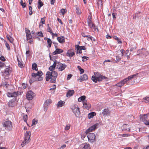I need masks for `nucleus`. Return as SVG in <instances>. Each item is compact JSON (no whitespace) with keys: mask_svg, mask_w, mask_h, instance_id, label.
<instances>
[{"mask_svg":"<svg viewBox=\"0 0 149 149\" xmlns=\"http://www.w3.org/2000/svg\"><path fill=\"white\" fill-rule=\"evenodd\" d=\"M56 66H50L49 69L50 71H47L46 74L45 79L47 81H49L51 83H55L56 79L58 76L57 73L54 71L56 68Z\"/></svg>","mask_w":149,"mask_h":149,"instance_id":"f257e3e1","label":"nucleus"},{"mask_svg":"<svg viewBox=\"0 0 149 149\" xmlns=\"http://www.w3.org/2000/svg\"><path fill=\"white\" fill-rule=\"evenodd\" d=\"M11 70L10 66H0V70L3 73L2 75L6 79L8 78Z\"/></svg>","mask_w":149,"mask_h":149,"instance_id":"f03ea898","label":"nucleus"},{"mask_svg":"<svg viewBox=\"0 0 149 149\" xmlns=\"http://www.w3.org/2000/svg\"><path fill=\"white\" fill-rule=\"evenodd\" d=\"M31 132L28 131H26L24 134V140L21 143V146L23 147L27 144L30 141Z\"/></svg>","mask_w":149,"mask_h":149,"instance_id":"7ed1b4c3","label":"nucleus"},{"mask_svg":"<svg viewBox=\"0 0 149 149\" xmlns=\"http://www.w3.org/2000/svg\"><path fill=\"white\" fill-rule=\"evenodd\" d=\"M71 108L76 117H78L80 114V109L77 104L71 106Z\"/></svg>","mask_w":149,"mask_h":149,"instance_id":"20e7f679","label":"nucleus"},{"mask_svg":"<svg viewBox=\"0 0 149 149\" xmlns=\"http://www.w3.org/2000/svg\"><path fill=\"white\" fill-rule=\"evenodd\" d=\"M91 19V16L90 15H88L87 21L88 26L90 28L94 29L95 31H96V30H97V31H98V29L97 27L94 24L92 23Z\"/></svg>","mask_w":149,"mask_h":149,"instance_id":"39448f33","label":"nucleus"},{"mask_svg":"<svg viewBox=\"0 0 149 149\" xmlns=\"http://www.w3.org/2000/svg\"><path fill=\"white\" fill-rule=\"evenodd\" d=\"M3 127L7 130H10L13 128L12 123L9 120L5 121L3 123Z\"/></svg>","mask_w":149,"mask_h":149,"instance_id":"423d86ee","label":"nucleus"},{"mask_svg":"<svg viewBox=\"0 0 149 149\" xmlns=\"http://www.w3.org/2000/svg\"><path fill=\"white\" fill-rule=\"evenodd\" d=\"M50 53H49V57L51 60H52L54 62V63L52 65H61L62 64L60 62L58 61L55 59L57 58H58V56H53L52 57H51V55H50ZM62 65H65L62 64Z\"/></svg>","mask_w":149,"mask_h":149,"instance_id":"0eeeda50","label":"nucleus"},{"mask_svg":"<svg viewBox=\"0 0 149 149\" xmlns=\"http://www.w3.org/2000/svg\"><path fill=\"white\" fill-rule=\"evenodd\" d=\"M137 55H140L141 56H142L143 57H145L146 56L147 54V52L146 51V49L144 48H142L141 49H139L137 51Z\"/></svg>","mask_w":149,"mask_h":149,"instance_id":"6e6552de","label":"nucleus"},{"mask_svg":"<svg viewBox=\"0 0 149 149\" xmlns=\"http://www.w3.org/2000/svg\"><path fill=\"white\" fill-rule=\"evenodd\" d=\"M87 137L89 142H93L95 141V136L94 133H89Z\"/></svg>","mask_w":149,"mask_h":149,"instance_id":"1a4fd4ad","label":"nucleus"},{"mask_svg":"<svg viewBox=\"0 0 149 149\" xmlns=\"http://www.w3.org/2000/svg\"><path fill=\"white\" fill-rule=\"evenodd\" d=\"M35 95L34 93L31 91H28L26 94L27 99L29 100H32Z\"/></svg>","mask_w":149,"mask_h":149,"instance_id":"9d476101","label":"nucleus"},{"mask_svg":"<svg viewBox=\"0 0 149 149\" xmlns=\"http://www.w3.org/2000/svg\"><path fill=\"white\" fill-rule=\"evenodd\" d=\"M97 125L98 124H96L90 127L86 131V134H87L89 132L94 131L96 128Z\"/></svg>","mask_w":149,"mask_h":149,"instance_id":"9b49d317","label":"nucleus"},{"mask_svg":"<svg viewBox=\"0 0 149 149\" xmlns=\"http://www.w3.org/2000/svg\"><path fill=\"white\" fill-rule=\"evenodd\" d=\"M18 94V93L17 92H13V93L8 92L7 95L8 97H16Z\"/></svg>","mask_w":149,"mask_h":149,"instance_id":"f8f14e48","label":"nucleus"},{"mask_svg":"<svg viewBox=\"0 0 149 149\" xmlns=\"http://www.w3.org/2000/svg\"><path fill=\"white\" fill-rule=\"evenodd\" d=\"M36 74L38 76V78H37L35 81H41L42 80V77H41L42 75V73L41 71H38Z\"/></svg>","mask_w":149,"mask_h":149,"instance_id":"ddd939ff","label":"nucleus"},{"mask_svg":"<svg viewBox=\"0 0 149 149\" xmlns=\"http://www.w3.org/2000/svg\"><path fill=\"white\" fill-rule=\"evenodd\" d=\"M84 107L87 109H90L91 105L89 103H87L86 101H84L83 102Z\"/></svg>","mask_w":149,"mask_h":149,"instance_id":"4468645a","label":"nucleus"},{"mask_svg":"<svg viewBox=\"0 0 149 149\" xmlns=\"http://www.w3.org/2000/svg\"><path fill=\"white\" fill-rule=\"evenodd\" d=\"M74 55V52L73 50H68L66 53V55L70 58L72 57Z\"/></svg>","mask_w":149,"mask_h":149,"instance_id":"2eb2a0df","label":"nucleus"},{"mask_svg":"<svg viewBox=\"0 0 149 149\" xmlns=\"http://www.w3.org/2000/svg\"><path fill=\"white\" fill-rule=\"evenodd\" d=\"M147 116L146 115H144L142 118V120L144 122V123L146 125H149V120H146L147 119Z\"/></svg>","mask_w":149,"mask_h":149,"instance_id":"dca6fc26","label":"nucleus"},{"mask_svg":"<svg viewBox=\"0 0 149 149\" xmlns=\"http://www.w3.org/2000/svg\"><path fill=\"white\" fill-rule=\"evenodd\" d=\"M88 79V76L86 74H84L83 75L81 76L78 79L80 81H86Z\"/></svg>","mask_w":149,"mask_h":149,"instance_id":"f3484780","label":"nucleus"},{"mask_svg":"<svg viewBox=\"0 0 149 149\" xmlns=\"http://www.w3.org/2000/svg\"><path fill=\"white\" fill-rule=\"evenodd\" d=\"M104 116L109 115L110 113V111L108 108L104 109L102 112Z\"/></svg>","mask_w":149,"mask_h":149,"instance_id":"a211bd4d","label":"nucleus"},{"mask_svg":"<svg viewBox=\"0 0 149 149\" xmlns=\"http://www.w3.org/2000/svg\"><path fill=\"white\" fill-rule=\"evenodd\" d=\"M63 52L62 49L58 48L56 49V50L52 53V54L55 55L58 54H60Z\"/></svg>","mask_w":149,"mask_h":149,"instance_id":"6ab92c4d","label":"nucleus"},{"mask_svg":"<svg viewBox=\"0 0 149 149\" xmlns=\"http://www.w3.org/2000/svg\"><path fill=\"white\" fill-rule=\"evenodd\" d=\"M44 39L45 40L47 41V43L48 44L47 47L49 48H50L51 47L52 43L51 40L50 38L47 37H45L44 38Z\"/></svg>","mask_w":149,"mask_h":149,"instance_id":"aec40b11","label":"nucleus"},{"mask_svg":"<svg viewBox=\"0 0 149 149\" xmlns=\"http://www.w3.org/2000/svg\"><path fill=\"white\" fill-rule=\"evenodd\" d=\"M57 40L59 43L61 44L64 43L65 42V38L63 36H61L60 37H58L57 38Z\"/></svg>","mask_w":149,"mask_h":149,"instance_id":"412c9836","label":"nucleus"},{"mask_svg":"<svg viewBox=\"0 0 149 149\" xmlns=\"http://www.w3.org/2000/svg\"><path fill=\"white\" fill-rule=\"evenodd\" d=\"M122 128L123 130H128L129 132H130V129L129 126L128 125L125 124H124L122 127Z\"/></svg>","mask_w":149,"mask_h":149,"instance_id":"4be33fe9","label":"nucleus"},{"mask_svg":"<svg viewBox=\"0 0 149 149\" xmlns=\"http://www.w3.org/2000/svg\"><path fill=\"white\" fill-rule=\"evenodd\" d=\"M74 93V90H69L67 92L66 96L67 97H70L73 95Z\"/></svg>","mask_w":149,"mask_h":149,"instance_id":"5701e85b","label":"nucleus"},{"mask_svg":"<svg viewBox=\"0 0 149 149\" xmlns=\"http://www.w3.org/2000/svg\"><path fill=\"white\" fill-rule=\"evenodd\" d=\"M65 103V102L62 100H60L56 104L57 107L58 108L64 106Z\"/></svg>","mask_w":149,"mask_h":149,"instance_id":"b1692460","label":"nucleus"},{"mask_svg":"<svg viewBox=\"0 0 149 149\" xmlns=\"http://www.w3.org/2000/svg\"><path fill=\"white\" fill-rule=\"evenodd\" d=\"M16 104V102L14 100H10L8 102V106L9 107H13Z\"/></svg>","mask_w":149,"mask_h":149,"instance_id":"393cba45","label":"nucleus"},{"mask_svg":"<svg viewBox=\"0 0 149 149\" xmlns=\"http://www.w3.org/2000/svg\"><path fill=\"white\" fill-rule=\"evenodd\" d=\"M76 46L77 54H80L82 53V50L80 47V46L79 45H76Z\"/></svg>","mask_w":149,"mask_h":149,"instance_id":"a878e982","label":"nucleus"},{"mask_svg":"<svg viewBox=\"0 0 149 149\" xmlns=\"http://www.w3.org/2000/svg\"><path fill=\"white\" fill-rule=\"evenodd\" d=\"M107 79V77L104 76H103L101 75L98 78V81H101L103 79Z\"/></svg>","mask_w":149,"mask_h":149,"instance_id":"bb28decb","label":"nucleus"},{"mask_svg":"<svg viewBox=\"0 0 149 149\" xmlns=\"http://www.w3.org/2000/svg\"><path fill=\"white\" fill-rule=\"evenodd\" d=\"M83 149H91V147L88 143H86L84 144Z\"/></svg>","mask_w":149,"mask_h":149,"instance_id":"cd10ccee","label":"nucleus"},{"mask_svg":"<svg viewBox=\"0 0 149 149\" xmlns=\"http://www.w3.org/2000/svg\"><path fill=\"white\" fill-rule=\"evenodd\" d=\"M96 115V113L93 112L89 113L88 114V118L90 119Z\"/></svg>","mask_w":149,"mask_h":149,"instance_id":"c85d7f7f","label":"nucleus"},{"mask_svg":"<svg viewBox=\"0 0 149 149\" xmlns=\"http://www.w3.org/2000/svg\"><path fill=\"white\" fill-rule=\"evenodd\" d=\"M52 102V101L50 99H48L46 100L44 103V105H46L47 106H48Z\"/></svg>","mask_w":149,"mask_h":149,"instance_id":"c756f323","label":"nucleus"},{"mask_svg":"<svg viewBox=\"0 0 149 149\" xmlns=\"http://www.w3.org/2000/svg\"><path fill=\"white\" fill-rule=\"evenodd\" d=\"M38 7L39 9H40L41 7L43 6V3L41 0H38Z\"/></svg>","mask_w":149,"mask_h":149,"instance_id":"7c9ffc66","label":"nucleus"},{"mask_svg":"<svg viewBox=\"0 0 149 149\" xmlns=\"http://www.w3.org/2000/svg\"><path fill=\"white\" fill-rule=\"evenodd\" d=\"M6 38L11 43H12L13 41V38L10 36L7 35Z\"/></svg>","mask_w":149,"mask_h":149,"instance_id":"2f4dec72","label":"nucleus"},{"mask_svg":"<svg viewBox=\"0 0 149 149\" xmlns=\"http://www.w3.org/2000/svg\"><path fill=\"white\" fill-rule=\"evenodd\" d=\"M85 98L86 96H82L78 99V100L79 102H81L82 101L83 102L84 101V100H85Z\"/></svg>","mask_w":149,"mask_h":149,"instance_id":"473e14b6","label":"nucleus"},{"mask_svg":"<svg viewBox=\"0 0 149 149\" xmlns=\"http://www.w3.org/2000/svg\"><path fill=\"white\" fill-rule=\"evenodd\" d=\"M95 76L93 75L91 79L94 82L96 83L98 81V78Z\"/></svg>","mask_w":149,"mask_h":149,"instance_id":"72a5a7b5","label":"nucleus"},{"mask_svg":"<svg viewBox=\"0 0 149 149\" xmlns=\"http://www.w3.org/2000/svg\"><path fill=\"white\" fill-rule=\"evenodd\" d=\"M38 120L36 119H34L32 121V124L31 125H33L37 124L38 122Z\"/></svg>","mask_w":149,"mask_h":149,"instance_id":"f704fd0d","label":"nucleus"},{"mask_svg":"<svg viewBox=\"0 0 149 149\" xmlns=\"http://www.w3.org/2000/svg\"><path fill=\"white\" fill-rule=\"evenodd\" d=\"M84 33H82L81 34V35H82V36L84 37H87V40L88 41H89L90 40V38H91V37H92V36H91L89 35H88L87 36H84Z\"/></svg>","mask_w":149,"mask_h":149,"instance_id":"c9c22d12","label":"nucleus"},{"mask_svg":"<svg viewBox=\"0 0 149 149\" xmlns=\"http://www.w3.org/2000/svg\"><path fill=\"white\" fill-rule=\"evenodd\" d=\"M26 36L27 40L31 39L32 37V36L30 33L29 34H26Z\"/></svg>","mask_w":149,"mask_h":149,"instance_id":"e433bc0d","label":"nucleus"},{"mask_svg":"<svg viewBox=\"0 0 149 149\" xmlns=\"http://www.w3.org/2000/svg\"><path fill=\"white\" fill-rule=\"evenodd\" d=\"M65 68V66H60V67L58 68V69L59 71H62Z\"/></svg>","mask_w":149,"mask_h":149,"instance_id":"4c0bfd02","label":"nucleus"},{"mask_svg":"<svg viewBox=\"0 0 149 149\" xmlns=\"http://www.w3.org/2000/svg\"><path fill=\"white\" fill-rule=\"evenodd\" d=\"M76 11L77 14L78 15H79L81 13V12L79 8L78 7L76 8Z\"/></svg>","mask_w":149,"mask_h":149,"instance_id":"58836bf2","label":"nucleus"},{"mask_svg":"<svg viewBox=\"0 0 149 149\" xmlns=\"http://www.w3.org/2000/svg\"><path fill=\"white\" fill-rule=\"evenodd\" d=\"M31 76L35 78V79H34V81H35V79H36L37 78H38V76H37V75L36 74V73H33L31 74Z\"/></svg>","mask_w":149,"mask_h":149,"instance_id":"ea45409f","label":"nucleus"},{"mask_svg":"<svg viewBox=\"0 0 149 149\" xmlns=\"http://www.w3.org/2000/svg\"><path fill=\"white\" fill-rule=\"evenodd\" d=\"M23 119L25 122L27 123L28 119V117L27 115H24L23 116Z\"/></svg>","mask_w":149,"mask_h":149,"instance_id":"a19ab883","label":"nucleus"},{"mask_svg":"<svg viewBox=\"0 0 149 149\" xmlns=\"http://www.w3.org/2000/svg\"><path fill=\"white\" fill-rule=\"evenodd\" d=\"M77 68L80 71V73L81 74H83L84 72V70L83 69L81 68V67L79 66H78Z\"/></svg>","mask_w":149,"mask_h":149,"instance_id":"79ce46f5","label":"nucleus"},{"mask_svg":"<svg viewBox=\"0 0 149 149\" xmlns=\"http://www.w3.org/2000/svg\"><path fill=\"white\" fill-rule=\"evenodd\" d=\"M116 85L118 87H121L123 86V83L121 81L116 84Z\"/></svg>","mask_w":149,"mask_h":149,"instance_id":"37998d69","label":"nucleus"},{"mask_svg":"<svg viewBox=\"0 0 149 149\" xmlns=\"http://www.w3.org/2000/svg\"><path fill=\"white\" fill-rule=\"evenodd\" d=\"M47 26L48 28L47 29V31L48 32H50V33L51 34V33H52V31L49 27V24H47Z\"/></svg>","mask_w":149,"mask_h":149,"instance_id":"c03bdc74","label":"nucleus"},{"mask_svg":"<svg viewBox=\"0 0 149 149\" xmlns=\"http://www.w3.org/2000/svg\"><path fill=\"white\" fill-rule=\"evenodd\" d=\"M20 4L23 8H24L26 6V4L25 3H23L22 0H21L20 1Z\"/></svg>","mask_w":149,"mask_h":149,"instance_id":"a18cd8bd","label":"nucleus"},{"mask_svg":"<svg viewBox=\"0 0 149 149\" xmlns=\"http://www.w3.org/2000/svg\"><path fill=\"white\" fill-rule=\"evenodd\" d=\"M94 76H95V77L97 78L99 77L101 75L99 73L96 72H94Z\"/></svg>","mask_w":149,"mask_h":149,"instance_id":"49530a36","label":"nucleus"},{"mask_svg":"<svg viewBox=\"0 0 149 149\" xmlns=\"http://www.w3.org/2000/svg\"><path fill=\"white\" fill-rule=\"evenodd\" d=\"M121 82L123 83V85L124 84H126L127 81H128L127 78H125L124 79L122 80Z\"/></svg>","mask_w":149,"mask_h":149,"instance_id":"de8ad7c7","label":"nucleus"},{"mask_svg":"<svg viewBox=\"0 0 149 149\" xmlns=\"http://www.w3.org/2000/svg\"><path fill=\"white\" fill-rule=\"evenodd\" d=\"M70 124H68L66 125V126L65 128V130H68L70 129Z\"/></svg>","mask_w":149,"mask_h":149,"instance_id":"09e8293b","label":"nucleus"},{"mask_svg":"<svg viewBox=\"0 0 149 149\" xmlns=\"http://www.w3.org/2000/svg\"><path fill=\"white\" fill-rule=\"evenodd\" d=\"M82 61L83 62L86 61V60H88V58L86 56H83L82 57Z\"/></svg>","mask_w":149,"mask_h":149,"instance_id":"8fccbe9b","label":"nucleus"},{"mask_svg":"<svg viewBox=\"0 0 149 149\" xmlns=\"http://www.w3.org/2000/svg\"><path fill=\"white\" fill-rule=\"evenodd\" d=\"M143 99L145 100L144 102L146 103H149V97H146L143 98Z\"/></svg>","mask_w":149,"mask_h":149,"instance_id":"3c124183","label":"nucleus"},{"mask_svg":"<svg viewBox=\"0 0 149 149\" xmlns=\"http://www.w3.org/2000/svg\"><path fill=\"white\" fill-rule=\"evenodd\" d=\"M65 13V9H61L60 12V13H61L62 14V15H63Z\"/></svg>","mask_w":149,"mask_h":149,"instance_id":"603ef678","label":"nucleus"},{"mask_svg":"<svg viewBox=\"0 0 149 149\" xmlns=\"http://www.w3.org/2000/svg\"><path fill=\"white\" fill-rule=\"evenodd\" d=\"M37 35L38 36H40L41 37H43V33L41 32H38L37 33Z\"/></svg>","mask_w":149,"mask_h":149,"instance_id":"864d4df0","label":"nucleus"},{"mask_svg":"<svg viewBox=\"0 0 149 149\" xmlns=\"http://www.w3.org/2000/svg\"><path fill=\"white\" fill-rule=\"evenodd\" d=\"M45 17L42 18L41 19V22L42 23V24H45Z\"/></svg>","mask_w":149,"mask_h":149,"instance_id":"5fc2aeb1","label":"nucleus"},{"mask_svg":"<svg viewBox=\"0 0 149 149\" xmlns=\"http://www.w3.org/2000/svg\"><path fill=\"white\" fill-rule=\"evenodd\" d=\"M120 136H121L122 137H128L130 136V134H121L120 135Z\"/></svg>","mask_w":149,"mask_h":149,"instance_id":"6e6d98bb","label":"nucleus"},{"mask_svg":"<svg viewBox=\"0 0 149 149\" xmlns=\"http://www.w3.org/2000/svg\"><path fill=\"white\" fill-rule=\"evenodd\" d=\"M5 45L6 46V47L8 49V50H10V47L9 46V45L7 43V42L6 41H5Z\"/></svg>","mask_w":149,"mask_h":149,"instance_id":"4d7b16f0","label":"nucleus"},{"mask_svg":"<svg viewBox=\"0 0 149 149\" xmlns=\"http://www.w3.org/2000/svg\"><path fill=\"white\" fill-rule=\"evenodd\" d=\"M32 69L33 70H35L36 71L38 70L37 66H32Z\"/></svg>","mask_w":149,"mask_h":149,"instance_id":"13d9d810","label":"nucleus"},{"mask_svg":"<svg viewBox=\"0 0 149 149\" xmlns=\"http://www.w3.org/2000/svg\"><path fill=\"white\" fill-rule=\"evenodd\" d=\"M3 86V87H5L6 88H8V87L10 86L9 84H3V85H2Z\"/></svg>","mask_w":149,"mask_h":149,"instance_id":"bf43d9fd","label":"nucleus"},{"mask_svg":"<svg viewBox=\"0 0 149 149\" xmlns=\"http://www.w3.org/2000/svg\"><path fill=\"white\" fill-rule=\"evenodd\" d=\"M111 62V61L110 60H106L104 61V62H103V63L104 65H105V64H108V63L106 64V62Z\"/></svg>","mask_w":149,"mask_h":149,"instance_id":"052dcab7","label":"nucleus"},{"mask_svg":"<svg viewBox=\"0 0 149 149\" xmlns=\"http://www.w3.org/2000/svg\"><path fill=\"white\" fill-rule=\"evenodd\" d=\"M66 147V145L65 144H63L62 145L61 147L59 148L58 149H63L64 148H65Z\"/></svg>","mask_w":149,"mask_h":149,"instance_id":"680f3d73","label":"nucleus"},{"mask_svg":"<svg viewBox=\"0 0 149 149\" xmlns=\"http://www.w3.org/2000/svg\"><path fill=\"white\" fill-rule=\"evenodd\" d=\"M72 75L71 74H69L68 75L67 77V80H69L72 77Z\"/></svg>","mask_w":149,"mask_h":149,"instance_id":"e2e57ef3","label":"nucleus"},{"mask_svg":"<svg viewBox=\"0 0 149 149\" xmlns=\"http://www.w3.org/2000/svg\"><path fill=\"white\" fill-rule=\"evenodd\" d=\"M127 78V80H128V81L130 80H131V79H133V77L132 76V75H130L129 76H128Z\"/></svg>","mask_w":149,"mask_h":149,"instance_id":"0e129e2a","label":"nucleus"},{"mask_svg":"<svg viewBox=\"0 0 149 149\" xmlns=\"http://www.w3.org/2000/svg\"><path fill=\"white\" fill-rule=\"evenodd\" d=\"M48 108V106H47L46 105H44V111H47Z\"/></svg>","mask_w":149,"mask_h":149,"instance_id":"69168bd1","label":"nucleus"},{"mask_svg":"<svg viewBox=\"0 0 149 149\" xmlns=\"http://www.w3.org/2000/svg\"><path fill=\"white\" fill-rule=\"evenodd\" d=\"M81 50H85L86 49V48L84 46H80Z\"/></svg>","mask_w":149,"mask_h":149,"instance_id":"338daca9","label":"nucleus"},{"mask_svg":"<svg viewBox=\"0 0 149 149\" xmlns=\"http://www.w3.org/2000/svg\"><path fill=\"white\" fill-rule=\"evenodd\" d=\"M0 59L3 61H5V59L3 56H1L0 57Z\"/></svg>","mask_w":149,"mask_h":149,"instance_id":"774afa93","label":"nucleus"}]
</instances>
